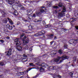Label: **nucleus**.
<instances>
[{
  "label": "nucleus",
  "mask_w": 78,
  "mask_h": 78,
  "mask_svg": "<svg viewBox=\"0 0 78 78\" xmlns=\"http://www.w3.org/2000/svg\"><path fill=\"white\" fill-rule=\"evenodd\" d=\"M34 36H39V35L38 34H37L34 35Z\"/></svg>",
  "instance_id": "obj_37"
},
{
  "label": "nucleus",
  "mask_w": 78,
  "mask_h": 78,
  "mask_svg": "<svg viewBox=\"0 0 78 78\" xmlns=\"http://www.w3.org/2000/svg\"><path fill=\"white\" fill-rule=\"evenodd\" d=\"M16 49L18 50V51H22V47L21 46H20L19 45L18 46H16Z\"/></svg>",
  "instance_id": "obj_10"
},
{
  "label": "nucleus",
  "mask_w": 78,
  "mask_h": 78,
  "mask_svg": "<svg viewBox=\"0 0 78 78\" xmlns=\"http://www.w3.org/2000/svg\"><path fill=\"white\" fill-rule=\"evenodd\" d=\"M29 65H30V66H35L34 65V64H33V63H30Z\"/></svg>",
  "instance_id": "obj_31"
},
{
  "label": "nucleus",
  "mask_w": 78,
  "mask_h": 78,
  "mask_svg": "<svg viewBox=\"0 0 78 78\" xmlns=\"http://www.w3.org/2000/svg\"><path fill=\"white\" fill-rule=\"evenodd\" d=\"M6 64V63H5V62H0V66H5Z\"/></svg>",
  "instance_id": "obj_15"
},
{
  "label": "nucleus",
  "mask_w": 78,
  "mask_h": 78,
  "mask_svg": "<svg viewBox=\"0 0 78 78\" xmlns=\"http://www.w3.org/2000/svg\"><path fill=\"white\" fill-rule=\"evenodd\" d=\"M24 35H25V34H22L20 36V38H21V37H22L23 36H24Z\"/></svg>",
  "instance_id": "obj_41"
},
{
  "label": "nucleus",
  "mask_w": 78,
  "mask_h": 78,
  "mask_svg": "<svg viewBox=\"0 0 78 78\" xmlns=\"http://www.w3.org/2000/svg\"><path fill=\"white\" fill-rule=\"evenodd\" d=\"M24 46H25V47L24 48V49H25V50H27V49L28 48V45L25 44Z\"/></svg>",
  "instance_id": "obj_18"
},
{
  "label": "nucleus",
  "mask_w": 78,
  "mask_h": 78,
  "mask_svg": "<svg viewBox=\"0 0 78 78\" xmlns=\"http://www.w3.org/2000/svg\"><path fill=\"white\" fill-rule=\"evenodd\" d=\"M4 31H5V32H8V30H4Z\"/></svg>",
  "instance_id": "obj_58"
},
{
  "label": "nucleus",
  "mask_w": 78,
  "mask_h": 78,
  "mask_svg": "<svg viewBox=\"0 0 78 78\" xmlns=\"http://www.w3.org/2000/svg\"><path fill=\"white\" fill-rule=\"evenodd\" d=\"M53 42H54V41H53L51 42H50L51 44L52 45V44H53Z\"/></svg>",
  "instance_id": "obj_49"
},
{
  "label": "nucleus",
  "mask_w": 78,
  "mask_h": 78,
  "mask_svg": "<svg viewBox=\"0 0 78 78\" xmlns=\"http://www.w3.org/2000/svg\"><path fill=\"white\" fill-rule=\"evenodd\" d=\"M70 20H72L71 21V22H75V19H73L72 18H71L70 19Z\"/></svg>",
  "instance_id": "obj_39"
},
{
  "label": "nucleus",
  "mask_w": 78,
  "mask_h": 78,
  "mask_svg": "<svg viewBox=\"0 0 78 78\" xmlns=\"http://www.w3.org/2000/svg\"><path fill=\"white\" fill-rule=\"evenodd\" d=\"M28 28H29V29H30V30L32 29L33 28V27H32V26H29L28 27Z\"/></svg>",
  "instance_id": "obj_34"
},
{
  "label": "nucleus",
  "mask_w": 78,
  "mask_h": 78,
  "mask_svg": "<svg viewBox=\"0 0 78 78\" xmlns=\"http://www.w3.org/2000/svg\"><path fill=\"white\" fill-rule=\"evenodd\" d=\"M12 50V47H11L9 49V51H10V50Z\"/></svg>",
  "instance_id": "obj_52"
},
{
  "label": "nucleus",
  "mask_w": 78,
  "mask_h": 78,
  "mask_svg": "<svg viewBox=\"0 0 78 78\" xmlns=\"http://www.w3.org/2000/svg\"><path fill=\"white\" fill-rule=\"evenodd\" d=\"M46 27H47L50 28V27H51V25L50 24L47 25L46 26Z\"/></svg>",
  "instance_id": "obj_33"
},
{
  "label": "nucleus",
  "mask_w": 78,
  "mask_h": 78,
  "mask_svg": "<svg viewBox=\"0 0 78 78\" xmlns=\"http://www.w3.org/2000/svg\"><path fill=\"white\" fill-rule=\"evenodd\" d=\"M58 6L59 7H62L63 9L62 10H59L58 11V15L57 16L59 18L62 17L63 16H65V13L64 12L66 11V7L63 5V4L62 3H59V4L58 5Z\"/></svg>",
  "instance_id": "obj_1"
},
{
  "label": "nucleus",
  "mask_w": 78,
  "mask_h": 78,
  "mask_svg": "<svg viewBox=\"0 0 78 78\" xmlns=\"http://www.w3.org/2000/svg\"><path fill=\"white\" fill-rule=\"evenodd\" d=\"M57 77H58V78H61V76H60V75H58L57 76Z\"/></svg>",
  "instance_id": "obj_46"
},
{
  "label": "nucleus",
  "mask_w": 78,
  "mask_h": 78,
  "mask_svg": "<svg viewBox=\"0 0 78 78\" xmlns=\"http://www.w3.org/2000/svg\"><path fill=\"white\" fill-rule=\"evenodd\" d=\"M43 24L44 25H46V23H45V22L44 21H43Z\"/></svg>",
  "instance_id": "obj_38"
},
{
  "label": "nucleus",
  "mask_w": 78,
  "mask_h": 78,
  "mask_svg": "<svg viewBox=\"0 0 78 78\" xmlns=\"http://www.w3.org/2000/svg\"><path fill=\"white\" fill-rule=\"evenodd\" d=\"M52 8H55V9H57L59 7L57 6L54 5L53 6Z\"/></svg>",
  "instance_id": "obj_24"
},
{
  "label": "nucleus",
  "mask_w": 78,
  "mask_h": 78,
  "mask_svg": "<svg viewBox=\"0 0 78 78\" xmlns=\"http://www.w3.org/2000/svg\"><path fill=\"white\" fill-rule=\"evenodd\" d=\"M27 61V60H26V61H24V62H26V61Z\"/></svg>",
  "instance_id": "obj_63"
},
{
  "label": "nucleus",
  "mask_w": 78,
  "mask_h": 78,
  "mask_svg": "<svg viewBox=\"0 0 78 78\" xmlns=\"http://www.w3.org/2000/svg\"><path fill=\"white\" fill-rule=\"evenodd\" d=\"M38 34H39V36H41V35H43V34H42V32L41 31V32H39Z\"/></svg>",
  "instance_id": "obj_27"
},
{
  "label": "nucleus",
  "mask_w": 78,
  "mask_h": 78,
  "mask_svg": "<svg viewBox=\"0 0 78 78\" xmlns=\"http://www.w3.org/2000/svg\"><path fill=\"white\" fill-rule=\"evenodd\" d=\"M73 61H76V56H74L73 58Z\"/></svg>",
  "instance_id": "obj_25"
},
{
  "label": "nucleus",
  "mask_w": 78,
  "mask_h": 78,
  "mask_svg": "<svg viewBox=\"0 0 78 78\" xmlns=\"http://www.w3.org/2000/svg\"><path fill=\"white\" fill-rule=\"evenodd\" d=\"M23 77H24V76H23L21 77L20 78H23Z\"/></svg>",
  "instance_id": "obj_60"
},
{
  "label": "nucleus",
  "mask_w": 78,
  "mask_h": 78,
  "mask_svg": "<svg viewBox=\"0 0 78 78\" xmlns=\"http://www.w3.org/2000/svg\"><path fill=\"white\" fill-rule=\"evenodd\" d=\"M0 41L1 42H2V43H3V42H4V41H3V40H0Z\"/></svg>",
  "instance_id": "obj_43"
},
{
  "label": "nucleus",
  "mask_w": 78,
  "mask_h": 78,
  "mask_svg": "<svg viewBox=\"0 0 78 78\" xmlns=\"http://www.w3.org/2000/svg\"><path fill=\"white\" fill-rule=\"evenodd\" d=\"M64 48H68V45L66 44H65L64 45Z\"/></svg>",
  "instance_id": "obj_26"
},
{
  "label": "nucleus",
  "mask_w": 78,
  "mask_h": 78,
  "mask_svg": "<svg viewBox=\"0 0 78 78\" xmlns=\"http://www.w3.org/2000/svg\"><path fill=\"white\" fill-rule=\"evenodd\" d=\"M61 58H62V59L60 60L59 63H61L64 60L66 59H68V56L66 55H64L62 57H58L57 58H55L54 60V62H58L60 59Z\"/></svg>",
  "instance_id": "obj_2"
},
{
  "label": "nucleus",
  "mask_w": 78,
  "mask_h": 78,
  "mask_svg": "<svg viewBox=\"0 0 78 78\" xmlns=\"http://www.w3.org/2000/svg\"><path fill=\"white\" fill-rule=\"evenodd\" d=\"M10 26L9 24H7L6 25V27L8 28H9Z\"/></svg>",
  "instance_id": "obj_45"
},
{
  "label": "nucleus",
  "mask_w": 78,
  "mask_h": 78,
  "mask_svg": "<svg viewBox=\"0 0 78 78\" xmlns=\"http://www.w3.org/2000/svg\"><path fill=\"white\" fill-rule=\"evenodd\" d=\"M27 17H28V18H27L28 20H31V18H30V17H29V16Z\"/></svg>",
  "instance_id": "obj_50"
},
{
  "label": "nucleus",
  "mask_w": 78,
  "mask_h": 78,
  "mask_svg": "<svg viewBox=\"0 0 78 78\" xmlns=\"http://www.w3.org/2000/svg\"><path fill=\"white\" fill-rule=\"evenodd\" d=\"M3 22H4V23H7V22H8V20L6 18H4L3 20Z\"/></svg>",
  "instance_id": "obj_19"
},
{
  "label": "nucleus",
  "mask_w": 78,
  "mask_h": 78,
  "mask_svg": "<svg viewBox=\"0 0 78 78\" xmlns=\"http://www.w3.org/2000/svg\"><path fill=\"white\" fill-rule=\"evenodd\" d=\"M54 12H55V13H58V11L56 10H55Z\"/></svg>",
  "instance_id": "obj_56"
},
{
  "label": "nucleus",
  "mask_w": 78,
  "mask_h": 78,
  "mask_svg": "<svg viewBox=\"0 0 78 78\" xmlns=\"http://www.w3.org/2000/svg\"><path fill=\"white\" fill-rule=\"evenodd\" d=\"M39 69H38V70H40V71L41 72H43V71H44V69L42 68V67H41V66L39 67Z\"/></svg>",
  "instance_id": "obj_17"
},
{
  "label": "nucleus",
  "mask_w": 78,
  "mask_h": 78,
  "mask_svg": "<svg viewBox=\"0 0 78 78\" xmlns=\"http://www.w3.org/2000/svg\"><path fill=\"white\" fill-rule=\"evenodd\" d=\"M27 73H28V70H27V71H25L23 72V73L24 74V75H25V74H26V73H27Z\"/></svg>",
  "instance_id": "obj_29"
},
{
  "label": "nucleus",
  "mask_w": 78,
  "mask_h": 78,
  "mask_svg": "<svg viewBox=\"0 0 78 78\" xmlns=\"http://www.w3.org/2000/svg\"><path fill=\"white\" fill-rule=\"evenodd\" d=\"M9 29L10 30H12V26H9Z\"/></svg>",
  "instance_id": "obj_36"
},
{
  "label": "nucleus",
  "mask_w": 78,
  "mask_h": 78,
  "mask_svg": "<svg viewBox=\"0 0 78 78\" xmlns=\"http://www.w3.org/2000/svg\"><path fill=\"white\" fill-rule=\"evenodd\" d=\"M27 12V16H29L32 14V10L31 9H28L26 10Z\"/></svg>",
  "instance_id": "obj_6"
},
{
  "label": "nucleus",
  "mask_w": 78,
  "mask_h": 78,
  "mask_svg": "<svg viewBox=\"0 0 78 78\" xmlns=\"http://www.w3.org/2000/svg\"><path fill=\"white\" fill-rule=\"evenodd\" d=\"M20 22L18 21L17 24V25H20Z\"/></svg>",
  "instance_id": "obj_44"
},
{
  "label": "nucleus",
  "mask_w": 78,
  "mask_h": 78,
  "mask_svg": "<svg viewBox=\"0 0 78 78\" xmlns=\"http://www.w3.org/2000/svg\"><path fill=\"white\" fill-rule=\"evenodd\" d=\"M36 65H38V66H42V65H41V63H40V62H39L37 63H36Z\"/></svg>",
  "instance_id": "obj_22"
},
{
  "label": "nucleus",
  "mask_w": 78,
  "mask_h": 78,
  "mask_svg": "<svg viewBox=\"0 0 78 78\" xmlns=\"http://www.w3.org/2000/svg\"><path fill=\"white\" fill-rule=\"evenodd\" d=\"M57 39V38H56V36H55L54 37V39Z\"/></svg>",
  "instance_id": "obj_59"
},
{
  "label": "nucleus",
  "mask_w": 78,
  "mask_h": 78,
  "mask_svg": "<svg viewBox=\"0 0 78 78\" xmlns=\"http://www.w3.org/2000/svg\"><path fill=\"white\" fill-rule=\"evenodd\" d=\"M20 55H17V57H20Z\"/></svg>",
  "instance_id": "obj_62"
},
{
  "label": "nucleus",
  "mask_w": 78,
  "mask_h": 78,
  "mask_svg": "<svg viewBox=\"0 0 78 78\" xmlns=\"http://www.w3.org/2000/svg\"><path fill=\"white\" fill-rule=\"evenodd\" d=\"M41 21H42V20H35V21H34V22H40Z\"/></svg>",
  "instance_id": "obj_30"
},
{
  "label": "nucleus",
  "mask_w": 78,
  "mask_h": 78,
  "mask_svg": "<svg viewBox=\"0 0 78 78\" xmlns=\"http://www.w3.org/2000/svg\"><path fill=\"white\" fill-rule=\"evenodd\" d=\"M18 12H17V11H15L14 12L13 14L14 15V16H17L18 15Z\"/></svg>",
  "instance_id": "obj_16"
},
{
  "label": "nucleus",
  "mask_w": 78,
  "mask_h": 78,
  "mask_svg": "<svg viewBox=\"0 0 78 78\" xmlns=\"http://www.w3.org/2000/svg\"><path fill=\"white\" fill-rule=\"evenodd\" d=\"M12 53L11 52V51L9 50L8 51L7 53V56H10V55H11Z\"/></svg>",
  "instance_id": "obj_12"
},
{
  "label": "nucleus",
  "mask_w": 78,
  "mask_h": 78,
  "mask_svg": "<svg viewBox=\"0 0 78 78\" xmlns=\"http://www.w3.org/2000/svg\"><path fill=\"white\" fill-rule=\"evenodd\" d=\"M20 73L22 75H24L23 74V72H21Z\"/></svg>",
  "instance_id": "obj_53"
},
{
  "label": "nucleus",
  "mask_w": 78,
  "mask_h": 78,
  "mask_svg": "<svg viewBox=\"0 0 78 78\" xmlns=\"http://www.w3.org/2000/svg\"><path fill=\"white\" fill-rule=\"evenodd\" d=\"M47 66V64H45L44 65V67H46V66Z\"/></svg>",
  "instance_id": "obj_55"
},
{
  "label": "nucleus",
  "mask_w": 78,
  "mask_h": 78,
  "mask_svg": "<svg viewBox=\"0 0 78 78\" xmlns=\"http://www.w3.org/2000/svg\"><path fill=\"white\" fill-rule=\"evenodd\" d=\"M77 16H78V12L77 13Z\"/></svg>",
  "instance_id": "obj_64"
},
{
  "label": "nucleus",
  "mask_w": 78,
  "mask_h": 78,
  "mask_svg": "<svg viewBox=\"0 0 78 78\" xmlns=\"http://www.w3.org/2000/svg\"><path fill=\"white\" fill-rule=\"evenodd\" d=\"M19 41V38H17L14 41L15 42H16V46L20 45L22 44V42L21 41Z\"/></svg>",
  "instance_id": "obj_4"
},
{
  "label": "nucleus",
  "mask_w": 78,
  "mask_h": 78,
  "mask_svg": "<svg viewBox=\"0 0 78 78\" xmlns=\"http://www.w3.org/2000/svg\"><path fill=\"white\" fill-rule=\"evenodd\" d=\"M75 28L76 30H78V26H76L75 27Z\"/></svg>",
  "instance_id": "obj_51"
},
{
  "label": "nucleus",
  "mask_w": 78,
  "mask_h": 78,
  "mask_svg": "<svg viewBox=\"0 0 78 78\" xmlns=\"http://www.w3.org/2000/svg\"><path fill=\"white\" fill-rule=\"evenodd\" d=\"M45 10H46V9L45 7L42 6L41 7V8L40 9V11L41 12H44L45 11Z\"/></svg>",
  "instance_id": "obj_9"
},
{
  "label": "nucleus",
  "mask_w": 78,
  "mask_h": 78,
  "mask_svg": "<svg viewBox=\"0 0 78 78\" xmlns=\"http://www.w3.org/2000/svg\"><path fill=\"white\" fill-rule=\"evenodd\" d=\"M9 37H6V39H9Z\"/></svg>",
  "instance_id": "obj_61"
},
{
  "label": "nucleus",
  "mask_w": 78,
  "mask_h": 78,
  "mask_svg": "<svg viewBox=\"0 0 78 78\" xmlns=\"http://www.w3.org/2000/svg\"><path fill=\"white\" fill-rule=\"evenodd\" d=\"M3 75H0V78H3Z\"/></svg>",
  "instance_id": "obj_48"
},
{
  "label": "nucleus",
  "mask_w": 78,
  "mask_h": 78,
  "mask_svg": "<svg viewBox=\"0 0 78 78\" xmlns=\"http://www.w3.org/2000/svg\"><path fill=\"white\" fill-rule=\"evenodd\" d=\"M41 31V33L43 34V35L45 34V32L44 30H42Z\"/></svg>",
  "instance_id": "obj_35"
},
{
  "label": "nucleus",
  "mask_w": 78,
  "mask_h": 78,
  "mask_svg": "<svg viewBox=\"0 0 78 78\" xmlns=\"http://www.w3.org/2000/svg\"><path fill=\"white\" fill-rule=\"evenodd\" d=\"M58 53H59V54H62V50H59Z\"/></svg>",
  "instance_id": "obj_20"
},
{
  "label": "nucleus",
  "mask_w": 78,
  "mask_h": 78,
  "mask_svg": "<svg viewBox=\"0 0 78 78\" xmlns=\"http://www.w3.org/2000/svg\"><path fill=\"white\" fill-rule=\"evenodd\" d=\"M30 51H32V49L31 48H30Z\"/></svg>",
  "instance_id": "obj_57"
},
{
  "label": "nucleus",
  "mask_w": 78,
  "mask_h": 78,
  "mask_svg": "<svg viewBox=\"0 0 78 78\" xmlns=\"http://www.w3.org/2000/svg\"><path fill=\"white\" fill-rule=\"evenodd\" d=\"M32 69H40L39 67H37L36 68H33Z\"/></svg>",
  "instance_id": "obj_40"
},
{
  "label": "nucleus",
  "mask_w": 78,
  "mask_h": 78,
  "mask_svg": "<svg viewBox=\"0 0 78 78\" xmlns=\"http://www.w3.org/2000/svg\"><path fill=\"white\" fill-rule=\"evenodd\" d=\"M78 40L77 39H76V40L73 39L70 40L69 41V43L70 44H73V45H75L77 43Z\"/></svg>",
  "instance_id": "obj_3"
},
{
  "label": "nucleus",
  "mask_w": 78,
  "mask_h": 78,
  "mask_svg": "<svg viewBox=\"0 0 78 78\" xmlns=\"http://www.w3.org/2000/svg\"><path fill=\"white\" fill-rule=\"evenodd\" d=\"M63 30H64V32H66V31H67V29H63Z\"/></svg>",
  "instance_id": "obj_54"
},
{
  "label": "nucleus",
  "mask_w": 78,
  "mask_h": 78,
  "mask_svg": "<svg viewBox=\"0 0 78 78\" xmlns=\"http://www.w3.org/2000/svg\"><path fill=\"white\" fill-rule=\"evenodd\" d=\"M72 73L70 72L69 73V75L71 76V77L73 76V73L74 72L73 71L72 72Z\"/></svg>",
  "instance_id": "obj_21"
},
{
  "label": "nucleus",
  "mask_w": 78,
  "mask_h": 78,
  "mask_svg": "<svg viewBox=\"0 0 78 78\" xmlns=\"http://www.w3.org/2000/svg\"><path fill=\"white\" fill-rule=\"evenodd\" d=\"M17 4L18 5V6L19 8H21L20 9H22L23 10L24 9V7L23 6V5L21 4V3H20V2L19 1L18 2Z\"/></svg>",
  "instance_id": "obj_8"
},
{
  "label": "nucleus",
  "mask_w": 78,
  "mask_h": 78,
  "mask_svg": "<svg viewBox=\"0 0 78 78\" xmlns=\"http://www.w3.org/2000/svg\"><path fill=\"white\" fill-rule=\"evenodd\" d=\"M46 36L48 38H51L52 39V38H53V36H54V35L53 34H51L50 35L47 34L46 35Z\"/></svg>",
  "instance_id": "obj_11"
},
{
  "label": "nucleus",
  "mask_w": 78,
  "mask_h": 78,
  "mask_svg": "<svg viewBox=\"0 0 78 78\" xmlns=\"http://www.w3.org/2000/svg\"><path fill=\"white\" fill-rule=\"evenodd\" d=\"M23 56L24 58H27V55H25V54H23Z\"/></svg>",
  "instance_id": "obj_42"
},
{
  "label": "nucleus",
  "mask_w": 78,
  "mask_h": 78,
  "mask_svg": "<svg viewBox=\"0 0 78 78\" xmlns=\"http://www.w3.org/2000/svg\"><path fill=\"white\" fill-rule=\"evenodd\" d=\"M49 69L50 70H53V69H56L55 66H50L49 67Z\"/></svg>",
  "instance_id": "obj_14"
},
{
  "label": "nucleus",
  "mask_w": 78,
  "mask_h": 78,
  "mask_svg": "<svg viewBox=\"0 0 78 78\" xmlns=\"http://www.w3.org/2000/svg\"><path fill=\"white\" fill-rule=\"evenodd\" d=\"M41 13L40 12H38L36 13V15L37 16H39V15H41Z\"/></svg>",
  "instance_id": "obj_28"
},
{
  "label": "nucleus",
  "mask_w": 78,
  "mask_h": 78,
  "mask_svg": "<svg viewBox=\"0 0 78 78\" xmlns=\"http://www.w3.org/2000/svg\"><path fill=\"white\" fill-rule=\"evenodd\" d=\"M9 5H12L14 2V0H5Z\"/></svg>",
  "instance_id": "obj_7"
},
{
  "label": "nucleus",
  "mask_w": 78,
  "mask_h": 78,
  "mask_svg": "<svg viewBox=\"0 0 78 78\" xmlns=\"http://www.w3.org/2000/svg\"><path fill=\"white\" fill-rule=\"evenodd\" d=\"M32 17H35L36 14H34L32 16Z\"/></svg>",
  "instance_id": "obj_47"
},
{
  "label": "nucleus",
  "mask_w": 78,
  "mask_h": 78,
  "mask_svg": "<svg viewBox=\"0 0 78 78\" xmlns=\"http://www.w3.org/2000/svg\"><path fill=\"white\" fill-rule=\"evenodd\" d=\"M55 51L54 50V51H52L51 52V53L52 54V55H53V54H55V55H56V53H55Z\"/></svg>",
  "instance_id": "obj_23"
},
{
  "label": "nucleus",
  "mask_w": 78,
  "mask_h": 78,
  "mask_svg": "<svg viewBox=\"0 0 78 78\" xmlns=\"http://www.w3.org/2000/svg\"><path fill=\"white\" fill-rule=\"evenodd\" d=\"M8 20H9V23H11V25H12L13 23V22L12 21V20H11V19H9V18H7Z\"/></svg>",
  "instance_id": "obj_13"
},
{
  "label": "nucleus",
  "mask_w": 78,
  "mask_h": 78,
  "mask_svg": "<svg viewBox=\"0 0 78 78\" xmlns=\"http://www.w3.org/2000/svg\"><path fill=\"white\" fill-rule=\"evenodd\" d=\"M26 38L27 37L26 36H25L23 38V41L24 43H25V44H27V43H28L29 42V38H27L26 39Z\"/></svg>",
  "instance_id": "obj_5"
},
{
  "label": "nucleus",
  "mask_w": 78,
  "mask_h": 78,
  "mask_svg": "<svg viewBox=\"0 0 78 78\" xmlns=\"http://www.w3.org/2000/svg\"><path fill=\"white\" fill-rule=\"evenodd\" d=\"M1 12L3 15H5V14H6V12H5L4 11H2Z\"/></svg>",
  "instance_id": "obj_32"
}]
</instances>
